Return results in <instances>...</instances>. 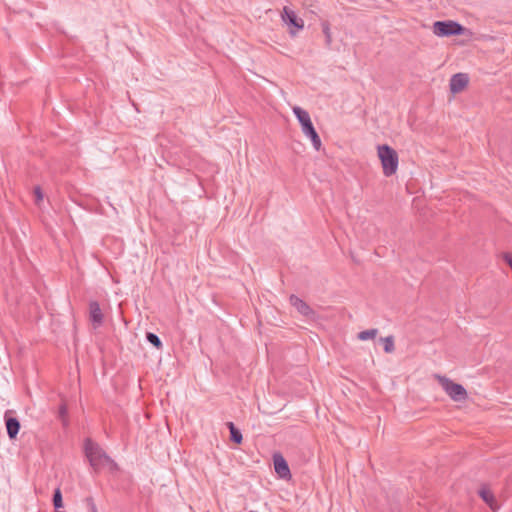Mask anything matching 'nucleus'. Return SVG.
I'll return each mask as SVG.
<instances>
[{
    "instance_id": "obj_10",
    "label": "nucleus",
    "mask_w": 512,
    "mask_h": 512,
    "mask_svg": "<svg viewBox=\"0 0 512 512\" xmlns=\"http://www.w3.org/2000/svg\"><path fill=\"white\" fill-rule=\"evenodd\" d=\"M89 315L90 320L94 327H99L103 323V313L101 311L100 305L96 301H92L89 304Z\"/></svg>"
},
{
    "instance_id": "obj_8",
    "label": "nucleus",
    "mask_w": 512,
    "mask_h": 512,
    "mask_svg": "<svg viewBox=\"0 0 512 512\" xmlns=\"http://www.w3.org/2000/svg\"><path fill=\"white\" fill-rule=\"evenodd\" d=\"M290 304L300 313L302 316L315 320L317 318L316 312L301 298L296 295L290 296Z\"/></svg>"
},
{
    "instance_id": "obj_17",
    "label": "nucleus",
    "mask_w": 512,
    "mask_h": 512,
    "mask_svg": "<svg viewBox=\"0 0 512 512\" xmlns=\"http://www.w3.org/2000/svg\"><path fill=\"white\" fill-rule=\"evenodd\" d=\"M147 340L153 345L155 346L156 348H161L162 347V342L160 340V338L154 334V333H147Z\"/></svg>"
},
{
    "instance_id": "obj_18",
    "label": "nucleus",
    "mask_w": 512,
    "mask_h": 512,
    "mask_svg": "<svg viewBox=\"0 0 512 512\" xmlns=\"http://www.w3.org/2000/svg\"><path fill=\"white\" fill-rule=\"evenodd\" d=\"M322 30L325 35L327 45H330L332 42V36H331L330 26L327 22L322 23Z\"/></svg>"
},
{
    "instance_id": "obj_6",
    "label": "nucleus",
    "mask_w": 512,
    "mask_h": 512,
    "mask_svg": "<svg viewBox=\"0 0 512 512\" xmlns=\"http://www.w3.org/2000/svg\"><path fill=\"white\" fill-rule=\"evenodd\" d=\"M273 466L275 473L282 480H290L292 478L291 471L288 465L287 460L280 452H275L273 454Z\"/></svg>"
},
{
    "instance_id": "obj_24",
    "label": "nucleus",
    "mask_w": 512,
    "mask_h": 512,
    "mask_svg": "<svg viewBox=\"0 0 512 512\" xmlns=\"http://www.w3.org/2000/svg\"><path fill=\"white\" fill-rule=\"evenodd\" d=\"M252 512H257V511H252Z\"/></svg>"
},
{
    "instance_id": "obj_5",
    "label": "nucleus",
    "mask_w": 512,
    "mask_h": 512,
    "mask_svg": "<svg viewBox=\"0 0 512 512\" xmlns=\"http://www.w3.org/2000/svg\"><path fill=\"white\" fill-rule=\"evenodd\" d=\"M463 27L455 21H436L433 24V33L439 37L460 35Z\"/></svg>"
},
{
    "instance_id": "obj_14",
    "label": "nucleus",
    "mask_w": 512,
    "mask_h": 512,
    "mask_svg": "<svg viewBox=\"0 0 512 512\" xmlns=\"http://www.w3.org/2000/svg\"><path fill=\"white\" fill-rule=\"evenodd\" d=\"M377 335H378V330L373 328V329H368V330L359 332L357 337L361 341H366V340L374 339Z\"/></svg>"
},
{
    "instance_id": "obj_15",
    "label": "nucleus",
    "mask_w": 512,
    "mask_h": 512,
    "mask_svg": "<svg viewBox=\"0 0 512 512\" xmlns=\"http://www.w3.org/2000/svg\"><path fill=\"white\" fill-rule=\"evenodd\" d=\"M384 344V351L386 353H392L395 349L393 336H387L381 339Z\"/></svg>"
},
{
    "instance_id": "obj_22",
    "label": "nucleus",
    "mask_w": 512,
    "mask_h": 512,
    "mask_svg": "<svg viewBox=\"0 0 512 512\" xmlns=\"http://www.w3.org/2000/svg\"><path fill=\"white\" fill-rule=\"evenodd\" d=\"M84 448H86V449L93 448L92 442L90 440H87Z\"/></svg>"
},
{
    "instance_id": "obj_7",
    "label": "nucleus",
    "mask_w": 512,
    "mask_h": 512,
    "mask_svg": "<svg viewBox=\"0 0 512 512\" xmlns=\"http://www.w3.org/2000/svg\"><path fill=\"white\" fill-rule=\"evenodd\" d=\"M281 19L286 25L292 26L296 29V31L292 29L289 31L292 36H295L297 31H300L304 28L303 19L299 18L293 10L286 6L283 8L281 13Z\"/></svg>"
},
{
    "instance_id": "obj_2",
    "label": "nucleus",
    "mask_w": 512,
    "mask_h": 512,
    "mask_svg": "<svg viewBox=\"0 0 512 512\" xmlns=\"http://www.w3.org/2000/svg\"><path fill=\"white\" fill-rule=\"evenodd\" d=\"M85 456L96 471L102 469H107L111 473L119 471L118 464L104 450H85Z\"/></svg>"
},
{
    "instance_id": "obj_16",
    "label": "nucleus",
    "mask_w": 512,
    "mask_h": 512,
    "mask_svg": "<svg viewBox=\"0 0 512 512\" xmlns=\"http://www.w3.org/2000/svg\"><path fill=\"white\" fill-rule=\"evenodd\" d=\"M53 505L55 509H59L63 507L62 493L60 488H56L53 494Z\"/></svg>"
},
{
    "instance_id": "obj_13",
    "label": "nucleus",
    "mask_w": 512,
    "mask_h": 512,
    "mask_svg": "<svg viewBox=\"0 0 512 512\" xmlns=\"http://www.w3.org/2000/svg\"><path fill=\"white\" fill-rule=\"evenodd\" d=\"M479 495L483 499V501L490 506L491 509H495L496 508L495 497H494V495L489 490H487L485 488H482L479 491Z\"/></svg>"
},
{
    "instance_id": "obj_21",
    "label": "nucleus",
    "mask_w": 512,
    "mask_h": 512,
    "mask_svg": "<svg viewBox=\"0 0 512 512\" xmlns=\"http://www.w3.org/2000/svg\"><path fill=\"white\" fill-rule=\"evenodd\" d=\"M88 500H89V501H90V503H91V510H92V512H97L96 506H95V504L93 503L92 499H88Z\"/></svg>"
},
{
    "instance_id": "obj_20",
    "label": "nucleus",
    "mask_w": 512,
    "mask_h": 512,
    "mask_svg": "<svg viewBox=\"0 0 512 512\" xmlns=\"http://www.w3.org/2000/svg\"><path fill=\"white\" fill-rule=\"evenodd\" d=\"M504 260L512 269V254H509V253L505 254Z\"/></svg>"
},
{
    "instance_id": "obj_12",
    "label": "nucleus",
    "mask_w": 512,
    "mask_h": 512,
    "mask_svg": "<svg viewBox=\"0 0 512 512\" xmlns=\"http://www.w3.org/2000/svg\"><path fill=\"white\" fill-rule=\"evenodd\" d=\"M226 425L230 430V439L235 444H241L243 439L241 431L234 425L233 422H227Z\"/></svg>"
},
{
    "instance_id": "obj_19",
    "label": "nucleus",
    "mask_w": 512,
    "mask_h": 512,
    "mask_svg": "<svg viewBox=\"0 0 512 512\" xmlns=\"http://www.w3.org/2000/svg\"><path fill=\"white\" fill-rule=\"evenodd\" d=\"M34 194H35V197H36V202H40V201L43 200L44 196H43V193H42L40 187H35Z\"/></svg>"
},
{
    "instance_id": "obj_4",
    "label": "nucleus",
    "mask_w": 512,
    "mask_h": 512,
    "mask_svg": "<svg viewBox=\"0 0 512 512\" xmlns=\"http://www.w3.org/2000/svg\"><path fill=\"white\" fill-rule=\"evenodd\" d=\"M434 377L452 401L464 402L468 399V392L463 385L443 375L436 374Z\"/></svg>"
},
{
    "instance_id": "obj_9",
    "label": "nucleus",
    "mask_w": 512,
    "mask_h": 512,
    "mask_svg": "<svg viewBox=\"0 0 512 512\" xmlns=\"http://www.w3.org/2000/svg\"><path fill=\"white\" fill-rule=\"evenodd\" d=\"M469 83V77L465 73L454 74L449 83L450 91L453 94L459 93L465 89Z\"/></svg>"
},
{
    "instance_id": "obj_11",
    "label": "nucleus",
    "mask_w": 512,
    "mask_h": 512,
    "mask_svg": "<svg viewBox=\"0 0 512 512\" xmlns=\"http://www.w3.org/2000/svg\"><path fill=\"white\" fill-rule=\"evenodd\" d=\"M7 433L10 438H14L20 429V423L16 418L10 417L6 420Z\"/></svg>"
},
{
    "instance_id": "obj_23",
    "label": "nucleus",
    "mask_w": 512,
    "mask_h": 512,
    "mask_svg": "<svg viewBox=\"0 0 512 512\" xmlns=\"http://www.w3.org/2000/svg\"><path fill=\"white\" fill-rule=\"evenodd\" d=\"M65 411H66V410H65V408H64V407H62V408H61V413L63 414V413H65Z\"/></svg>"
},
{
    "instance_id": "obj_1",
    "label": "nucleus",
    "mask_w": 512,
    "mask_h": 512,
    "mask_svg": "<svg viewBox=\"0 0 512 512\" xmlns=\"http://www.w3.org/2000/svg\"><path fill=\"white\" fill-rule=\"evenodd\" d=\"M292 110L301 125L302 133L311 140L314 149L319 151L321 149L322 142L313 126L309 113L299 106L293 107Z\"/></svg>"
},
{
    "instance_id": "obj_3",
    "label": "nucleus",
    "mask_w": 512,
    "mask_h": 512,
    "mask_svg": "<svg viewBox=\"0 0 512 512\" xmlns=\"http://www.w3.org/2000/svg\"><path fill=\"white\" fill-rule=\"evenodd\" d=\"M378 157L381 161L383 174L387 177L397 172L399 158L397 152L390 146L384 144L377 147Z\"/></svg>"
}]
</instances>
